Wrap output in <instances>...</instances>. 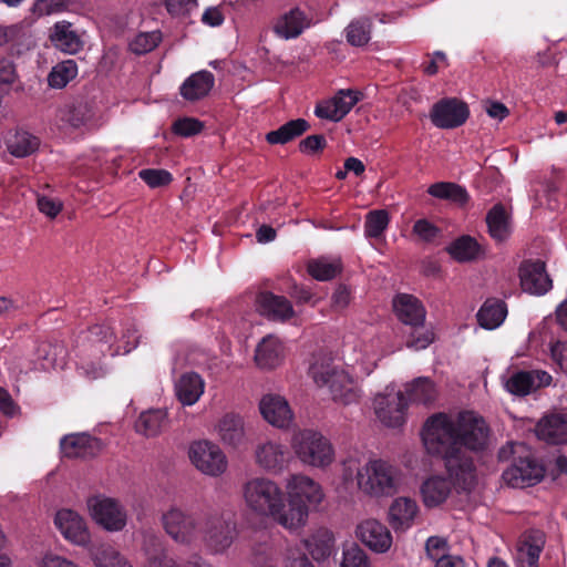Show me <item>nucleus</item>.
Masks as SVG:
<instances>
[{
	"label": "nucleus",
	"instance_id": "obj_38",
	"mask_svg": "<svg viewBox=\"0 0 567 567\" xmlns=\"http://www.w3.org/2000/svg\"><path fill=\"white\" fill-rule=\"evenodd\" d=\"M89 339L99 347L102 354L115 357L120 354L121 348L115 347L116 337L113 328L109 324H95L89 330Z\"/></svg>",
	"mask_w": 567,
	"mask_h": 567
},
{
	"label": "nucleus",
	"instance_id": "obj_48",
	"mask_svg": "<svg viewBox=\"0 0 567 567\" xmlns=\"http://www.w3.org/2000/svg\"><path fill=\"white\" fill-rule=\"evenodd\" d=\"M96 567H132L127 559L110 545H101L93 551Z\"/></svg>",
	"mask_w": 567,
	"mask_h": 567
},
{
	"label": "nucleus",
	"instance_id": "obj_46",
	"mask_svg": "<svg viewBox=\"0 0 567 567\" xmlns=\"http://www.w3.org/2000/svg\"><path fill=\"white\" fill-rule=\"evenodd\" d=\"M92 116V109L86 102H75L62 111L61 120L71 127L79 128L85 125Z\"/></svg>",
	"mask_w": 567,
	"mask_h": 567
},
{
	"label": "nucleus",
	"instance_id": "obj_3",
	"mask_svg": "<svg viewBox=\"0 0 567 567\" xmlns=\"http://www.w3.org/2000/svg\"><path fill=\"white\" fill-rule=\"evenodd\" d=\"M247 506L260 515H276L284 507V493L271 480L256 477L244 486Z\"/></svg>",
	"mask_w": 567,
	"mask_h": 567
},
{
	"label": "nucleus",
	"instance_id": "obj_29",
	"mask_svg": "<svg viewBox=\"0 0 567 567\" xmlns=\"http://www.w3.org/2000/svg\"><path fill=\"white\" fill-rule=\"evenodd\" d=\"M217 432L225 445L238 447L245 443L244 420L238 414H225L217 424Z\"/></svg>",
	"mask_w": 567,
	"mask_h": 567
},
{
	"label": "nucleus",
	"instance_id": "obj_19",
	"mask_svg": "<svg viewBox=\"0 0 567 567\" xmlns=\"http://www.w3.org/2000/svg\"><path fill=\"white\" fill-rule=\"evenodd\" d=\"M255 456L261 468L269 472H279L287 465L290 453L287 446L267 441L257 445Z\"/></svg>",
	"mask_w": 567,
	"mask_h": 567
},
{
	"label": "nucleus",
	"instance_id": "obj_22",
	"mask_svg": "<svg viewBox=\"0 0 567 567\" xmlns=\"http://www.w3.org/2000/svg\"><path fill=\"white\" fill-rule=\"evenodd\" d=\"M49 39L56 50L66 54H76L83 48V41L68 21L54 23L50 29Z\"/></svg>",
	"mask_w": 567,
	"mask_h": 567
},
{
	"label": "nucleus",
	"instance_id": "obj_5",
	"mask_svg": "<svg viewBox=\"0 0 567 567\" xmlns=\"http://www.w3.org/2000/svg\"><path fill=\"white\" fill-rule=\"evenodd\" d=\"M360 489L371 496L392 495L396 491V471L385 461L373 460L364 465Z\"/></svg>",
	"mask_w": 567,
	"mask_h": 567
},
{
	"label": "nucleus",
	"instance_id": "obj_47",
	"mask_svg": "<svg viewBox=\"0 0 567 567\" xmlns=\"http://www.w3.org/2000/svg\"><path fill=\"white\" fill-rule=\"evenodd\" d=\"M341 271L339 260H330L328 258H318L308 262V272L317 280L326 281L333 279Z\"/></svg>",
	"mask_w": 567,
	"mask_h": 567
},
{
	"label": "nucleus",
	"instance_id": "obj_39",
	"mask_svg": "<svg viewBox=\"0 0 567 567\" xmlns=\"http://www.w3.org/2000/svg\"><path fill=\"white\" fill-rule=\"evenodd\" d=\"M406 393L411 402L424 405L433 403L437 396L434 383L425 377L416 378L406 384Z\"/></svg>",
	"mask_w": 567,
	"mask_h": 567
},
{
	"label": "nucleus",
	"instance_id": "obj_51",
	"mask_svg": "<svg viewBox=\"0 0 567 567\" xmlns=\"http://www.w3.org/2000/svg\"><path fill=\"white\" fill-rule=\"evenodd\" d=\"M162 40L158 31L142 32L130 43L131 50L136 54H145L154 50Z\"/></svg>",
	"mask_w": 567,
	"mask_h": 567
},
{
	"label": "nucleus",
	"instance_id": "obj_4",
	"mask_svg": "<svg viewBox=\"0 0 567 567\" xmlns=\"http://www.w3.org/2000/svg\"><path fill=\"white\" fill-rule=\"evenodd\" d=\"M309 374L320 388H328L333 401L349 403L352 398L349 374L330 361L316 360L309 368Z\"/></svg>",
	"mask_w": 567,
	"mask_h": 567
},
{
	"label": "nucleus",
	"instance_id": "obj_56",
	"mask_svg": "<svg viewBox=\"0 0 567 567\" xmlns=\"http://www.w3.org/2000/svg\"><path fill=\"white\" fill-rule=\"evenodd\" d=\"M413 331L406 340V347L413 350H423L433 342V333L424 330L423 326L413 327Z\"/></svg>",
	"mask_w": 567,
	"mask_h": 567
},
{
	"label": "nucleus",
	"instance_id": "obj_14",
	"mask_svg": "<svg viewBox=\"0 0 567 567\" xmlns=\"http://www.w3.org/2000/svg\"><path fill=\"white\" fill-rule=\"evenodd\" d=\"M256 307L261 316L278 322H286L296 315L291 302L286 297L270 291H261L257 295Z\"/></svg>",
	"mask_w": 567,
	"mask_h": 567
},
{
	"label": "nucleus",
	"instance_id": "obj_62",
	"mask_svg": "<svg viewBox=\"0 0 567 567\" xmlns=\"http://www.w3.org/2000/svg\"><path fill=\"white\" fill-rule=\"evenodd\" d=\"M327 145V140L322 134H313L303 138L299 143V150L305 154H315L322 151Z\"/></svg>",
	"mask_w": 567,
	"mask_h": 567
},
{
	"label": "nucleus",
	"instance_id": "obj_1",
	"mask_svg": "<svg viewBox=\"0 0 567 567\" xmlns=\"http://www.w3.org/2000/svg\"><path fill=\"white\" fill-rule=\"evenodd\" d=\"M422 440L429 454L442 457L457 486L471 491L476 481L473 455L483 453L489 444L485 420L470 411L460 413L456 419L435 413L425 421Z\"/></svg>",
	"mask_w": 567,
	"mask_h": 567
},
{
	"label": "nucleus",
	"instance_id": "obj_50",
	"mask_svg": "<svg viewBox=\"0 0 567 567\" xmlns=\"http://www.w3.org/2000/svg\"><path fill=\"white\" fill-rule=\"evenodd\" d=\"M533 373L520 371L513 374L505 383L508 392L516 395H526L535 389L536 380H533Z\"/></svg>",
	"mask_w": 567,
	"mask_h": 567
},
{
	"label": "nucleus",
	"instance_id": "obj_63",
	"mask_svg": "<svg viewBox=\"0 0 567 567\" xmlns=\"http://www.w3.org/2000/svg\"><path fill=\"white\" fill-rule=\"evenodd\" d=\"M446 549L447 542L445 538L439 536H431L426 539L425 551L427 557L432 559L434 563L437 560V558L441 557L442 554H446Z\"/></svg>",
	"mask_w": 567,
	"mask_h": 567
},
{
	"label": "nucleus",
	"instance_id": "obj_26",
	"mask_svg": "<svg viewBox=\"0 0 567 567\" xmlns=\"http://www.w3.org/2000/svg\"><path fill=\"white\" fill-rule=\"evenodd\" d=\"M536 434L550 444L567 443V415L555 413L544 416L536 425Z\"/></svg>",
	"mask_w": 567,
	"mask_h": 567
},
{
	"label": "nucleus",
	"instance_id": "obj_25",
	"mask_svg": "<svg viewBox=\"0 0 567 567\" xmlns=\"http://www.w3.org/2000/svg\"><path fill=\"white\" fill-rule=\"evenodd\" d=\"M214 84V74L202 70L193 73L183 82L179 87V94L188 102H196L207 96Z\"/></svg>",
	"mask_w": 567,
	"mask_h": 567
},
{
	"label": "nucleus",
	"instance_id": "obj_55",
	"mask_svg": "<svg viewBox=\"0 0 567 567\" xmlns=\"http://www.w3.org/2000/svg\"><path fill=\"white\" fill-rule=\"evenodd\" d=\"M203 130V123L193 117H184L174 122L173 132L183 137L194 136Z\"/></svg>",
	"mask_w": 567,
	"mask_h": 567
},
{
	"label": "nucleus",
	"instance_id": "obj_61",
	"mask_svg": "<svg viewBox=\"0 0 567 567\" xmlns=\"http://www.w3.org/2000/svg\"><path fill=\"white\" fill-rule=\"evenodd\" d=\"M527 452V445L522 442H508L506 445L498 450L497 457L502 462L513 460L517 461V457Z\"/></svg>",
	"mask_w": 567,
	"mask_h": 567
},
{
	"label": "nucleus",
	"instance_id": "obj_60",
	"mask_svg": "<svg viewBox=\"0 0 567 567\" xmlns=\"http://www.w3.org/2000/svg\"><path fill=\"white\" fill-rule=\"evenodd\" d=\"M64 7V0H35L31 11L38 17H43L62 11Z\"/></svg>",
	"mask_w": 567,
	"mask_h": 567
},
{
	"label": "nucleus",
	"instance_id": "obj_54",
	"mask_svg": "<svg viewBox=\"0 0 567 567\" xmlns=\"http://www.w3.org/2000/svg\"><path fill=\"white\" fill-rule=\"evenodd\" d=\"M364 466L360 465L359 460L349 457L342 463V478L344 483L357 482V486L360 489V480L363 476Z\"/></svg>",
	"mask_w": 567,
	"mask_h": 567
},
{
	"label": "nucleus",
	"instance_id": "obj_20",
	"mask_svg": "<svg viewBox=\"0 0 567 567\" xmlns=\"http://www.w3.org/2000/svg\"><path fill=\"white\" fill-rule=\"evenodd\" d=\"M54 524L64 538L76 545H84L89 540V533L84 520L78 513L71 509L59 511L55 515Z\"/></svg>",
	"mask_w": 567,
	"mask_h": 567
},
{
	"label": "nucleus",
	"instance_id": "obj_11",
	"mask_svg": "<svg viewBox=\"0 0 567 567\" xmlns=\"http://www.w3.org/2000/svg\"><path fill=\"white\" fill-rule=\"evenodd\" d=\"M518 277L523 291L529 295L543 296L553 287L546 265L539 259L523 260L518 268Z\"/></svg>",
	"mask_w": 567,
	"mask_h": 567
},
{
	"label": "nucleus",
	"instance_id": "obj_42",
	"mask_svg": "<svg viewBox=\"0 0 567 567\" xmlns=\"http://www.w3.org/2000/svg\"><path fill=\"white\" fill-rule=\"evenodd\" d=\"M166 425V412L163 410H151L140 415L135 423L138 433L145 436H155Z\"/></svg>",
	"mask_w": 567,
	"mask_h": 567
},
{
	"label": "nucleus",
	"instance_id": "obj_40",
	"mask_svg": "<svg viewBox=\"0 0 567 567\" xmlns=\"http://www.w3.org/2000/svg\"><path fill=\"white\" fill-rule=\"evenodd\" d=\"M372 21L368 17L352 20L344 29L347 42L352 47H363L371 39Z\"/></svg>",
	"mask_w": 567,
	"mask_h": 567
},
{
	"label": "nucleus",
	"instance_id": "obj_33",
	"mask_svg": "<svg viewBox=\"0 0 567 567\" xmlns=\"http://www.w3.org/2000/svg\"><path fill=\"white\" fill-rule=\"evenodd\" d=\"M175 393L183 405H193L204 393V381L197 373H185L175 383Z\"/></svg>",
	"mask_w": 567,
	"mask_h": 567
},
{
	"label": "nucleus",
	"instance_id": "obj_44",
	"mask_svg": "<svg viewBox=\"0 0 567 567\" xmlns=\"http://www.w3.org/2000/svg\"><path fill=\"white\" fill-rule=\"evenodd\" d=\"M78 75L74 60H65L55 64L48 75V84L53 89H63Z\"/></svg>",
	"mask_w": 567,
	"mask_h": 567
},
{
	"label": "nucleus",
	"instance_id": "obj_31",
	"mask_svg": "<svg viewBox=\"0 0 567 567\" xmlns=\"http://www.w3.org/2000/svg\"><path fill=\"white\" fill-rule=\"evenodd\" d=\"M306 548L317 561H323L336 553V539L331 530L319 528L306 542Z\"/></svg>",
	"mask_w": 567,
	"mask_h": 567
},
{
	"label": "nucleus",
	"instance_id": "obj_23",
	"mask_svg": "<svg viewBox=\"0 0 567 567\" xmlns=\"http://www.w3.org/2000/svg\"><path fill=\"white\" fill-rule=\"evenodd\" d=\"M395 315L404 324L421 327L425 320V309L420 300L411 295L401 293L393 300Z\"/></svg>",
	"mask_w": 567,
	"mask_h": 567
},
{
	"label": "nucleus",
	"instance_id": "obj_37",
	"mask_svg": "<svg viewBox=\"0 0 567 567\" xmlns=\"http://www.w3.org/2000/svg\"><path fill=\"white\" fill-rule=\"evenodd\" d=\"M310 128L309 123L305 118L291 120L279 128L270 131L266 134V141L269 144H287L292 140L301 136Z\"/></svg>",
	"mask_w": 567,
	"mask_h": 567
},
{
	"label": "nucleus",
	"instance_id": "obj_18",
	"mask_svg": "<svg viewBox=\"0 0 567 567\" xmlns=\"http://www.w3.org/2000/svg\"><path fill=\"white\" fill-rule=\"evenodd\" d=\"M359 101V92L341 90L329 102L318 105L315 114L320 118L338 122L342 120Z\"/></svg>",
	"mask_w": 567,
	"mask_h": 567
},
{
	"label": "nucleus",
	"instance_id": "obj_59",
	"mask_svg": "<svg viewBox=\"0 0 567 567\" xmlns=\"http://www.w3.org/2000/svg\"><path fill=\"white\" fill-rule=\"evenodd\" d=\"M413 233L426 243H432L441 234V230L427 219H419L413 226Z\"/></svg>",
	"mask_w": 567,
	"mask_h": 567
},
{
	"label": "nucleus",
	"instance_id": "obj_12",
	"mask_svg": "<svg viewBox=\"0 0 567 567\" xmlns=\"http://www.w3.org/2000/svg\"><path fill=\"white\" fill-rule=\"evenodd\" d=\"M468 115L466 103L457 99H443L432 106L430 118L436 127L449 130L463 125Z\"/></svg>",
	"mask_w": 567,
	"mask_h": 567
},
{
	"label": "nucleus",
	"instance_id": "obj_16",
	"mask_svg": "<svg viewBox=\"0 0 567 567\" xmlns=\"http://www.w3.org/2000/svg\"><path fill=\"white\" fill-rule=\"evenodd\" d=\"M357 536L375 553H385L392 545L390 530L377 519H367L360 523L357 527Z\"/></svg>",
	"mask_w": 567,
	"mask_h": 567
},
{
	"label": "nucleus",
	"instance_id": "obj_32",
	"mask_svg": "<svg viewBox=\"0 0 567 567\" xmlns=\"http://www.w3.org/2000/svg\"><path fill=\"white\" fill-rule=\"evenodd\" d=\"M284 348L279 339L268 334L259 342L255 353L256 363L262 369L276 368L282 359Z\"/></svg>",
	"mask_w": 567,
	"mask_h": 567
},
{
	"label": "nucleus",
	"instance_id": "obj_45",
	"mask_svg": "<svg viewBox=\"0 0 567 567\" xmlns=\"http://www.w3.org/2000/svg\"><path fill=\"white\" fill-rule=\"evenodd\" d=\"M427 193L435 198L447 199L461 205L468 199L466 189L455 183L440 182L432 184Z\"/></svg>",
	"mask_w": 567,
	"mask_h": 567
},
{
	"label": "nucleus",
	"instance_id": "obj_57",
	"mask_svg": "<svg viewBox=\"0 0 567 567\" xmlns=\"http://www.w3.org/2000/svg\"><path fill=\"white\" fill-rule=\"evenodd\" d=\"M137 332L138 330L134 322H127L125 324L124 331L120 340L122 346H117L121 348L120 354H127L137 347L140 340V336L137 334Z\"/></svg>",
	"mask_w": 567,
	"mask_h": 567
},
{
	"label": "nucleus",
	"instance_id": "obj_8",
	"mask_svg": "<svg viewBox=\"0 0 567 567\" xmlns=\"http://www.w3.org/2000/svg\"><path fill=\"white\" fill-rule=\"evenodd\" d=\"M192 464L203 474L219 476L227 470V458L220 447L207 440L195 441L189 445Z\"/></svg>",
	"mask_w": 567,
	"mask_h": 567
},
{
	"label": "nucleus",
	"instance_id": "obj_35",
	"mask_svg": "<svg viewBox=\"0 0 567 567\" xmlns=\"http://www.w3.org/2000/svg\"><path fill=\"white\" fill-rule=\"evenodd\" d=\"M486 224L488 234L494 240L502 243L509 237L511 216L502 204H496L488 210Z\"/></svg>",
	"mask_w": 567,
	"mask_h": 567
},
{
	"label": "nucleus",
	"instance_id": "obj_36",
	"mask_svg": "<svg viewBox=\"0 0 567 567\" xmlns=\"http://www.w3.org/2000/svg\"><path fill=\"white\" fill-rule=\"evenodd\" d=\"M507 316V307L503 300L487 299L477 312L481 327L493 330L498 328Z\"/></svg>",
	"mask_w": 567,
	"mask_h": 567
},
{
	"label": "nucleus",
	"instance_id": "obj_10",
	"mask_svg": "<svg viewBox=\"0 0 567 567\" xmlns=\"http://www.w3.org/2000/svg\"><path fill=\"white\" fill-rule=\"evenodd\" d=\"M87 506L93 519L106 530L118 532L125 527L127 515L118 501L95 496L87 501Z\"/></svg>",
	"mask_w": 567,
	"mask_h": 567
},
{
	"label": "nucleus",
	"instance_id": "obj_53",
	"mask_svg": "<svg viewBox=\"0 0 567 567\" xmlns=\"http://www.w3.org/2000/svg\"><path fill=\"white\" fill-rule=\"evenodd\" d=\"M341 567H368V557L357 544H351L343 549Z\"/></svg>",
	"mask_w": 567,
	"mask_h": 567
},
{
	"label": "nucleus",
	"instance_id": "obj_21",
	"mask_svg": "<svg viewBox=\"0 0 567 567\" xmlns=\"http://www.w3.org/2000/svg\"><path fill=\"white\" fill-rule=\"evenodd\" d=\"M287 488L289 497L298 502H305L308 507H316L323 499L321 486L305 475H292L288 481Z\"/></svg>",
	"mask_w": 567,
	"mask_h": 567
},
{
	"label": "nucleus",
	"instance_id": "obj_49",
	"mask_svg": "<svg viewBox=\"0 0 567 567\" xmlns=\"http://www.w3.org/2000/svg\"><path fill=\"white\" fill-rule=\"evenodd\" d=\"M389 225V214L383 210L368 213L364 223V233L369 238H379Z\"/></svg>",
	"mask_w": 567,
	"mask_h": 567
},
{
	"label": "nucleus",
	"instance_id": "obj_6",
	"mask_svg": "<svg viewBox=\"0 0 567 567\" xmlns=\"http://www.w3.org/2000/svg\"><path fill=\"white\" fill-rule=\"evenodd\" d=\"M295 451L302 463L315 467H326L334 458V451L329 440L313 431H305L300 434Z\"/></svg>",
	"mask_w": 567,
	"mask_h": 567
},
{
	"label": "nucleus",
	"instance_id": "obj_52",
	"mask_svg": "<svg viewBox=\"0 0 567 567\" xmlns=\"http://www.w3.org/2000/svg\"><path fill=\"white\" fill-rule=\"evenodd\" d=\"M138 176L151 188L167 186L173 181L172 174L166 169L145 168L138 172Z\"/></svg>",
	"mask_w": 567,
	"mask_h": 567
},
{
	"label": "nucleus",
	"instance_id": "obj_9",
	"mask_svg": "<svg viewBox=\"0 0 567 567\" xmlns=\"http://www.w3.org/2000/svg\"><path fill=\"white\" fill-rule=\"evenodd\" d=\"M545 470L543 465L533 456L527 447V452L517 457V461L503 472V480L507 485L515 488L532 486L540 482Z\"/></svg>",
	"mask_w": 567,
	"mask_h": 567
},
{
	"label": "nucleus",
	"instance_id": "obj_7",
	"mask_svg": "<svg viewBox=\"0 0 567 567\" xmlns=\"http://www.w3.org/2000/svg\"><path fill=\"white\" fill-rule=\"evenodd\" d=\"M162 524L166 534L182 545L193 544L200 535L202 519L176 506L162 515Z\"/></svg>",
	"mask_w": 567,
	"mask_h": 567
},
{
	"label": "nucleus",
	"instance_id": "obj_17",
	"mask_svg": "<svg viewBox=\"0 0 567 567\" xmlns=\"http://www.w3.org/2000/svg\"><path fill=\"white\" fill-rule=\"evenodd\" d=\"M264 419L271 425L285 429L292 422V412L287 400L277 394L264 395L259 403Z\"/></svg>",
	"mask_w": 567,
	"mask_h": 567
},
{
	"label": "nucleus",
	"instance_id": "obj_30",
	"mask_svg": "<svg viewBox=\"0 0 567 567\" xmlns=\"http://www.w3.org/2000/svg\"><path fill=\"white\" fill-rule=\"evenodd\" d=\"M309 25L310 19L299 8H293L276 22L274 31L288 40L299 37Z\"/></svg>",
	"mask_w": 567,
	"mask_h": 567
},
{
	"label": "nucleus",
	"instance_id": "obj_27",
	"mask_svg": "<svg viewBox=\"0 0 567 567\" xmlns=\"http://www.w3.org/2000/svg\"><path fill=\"white\" fill-rule=\"evenodd\" d=\"M417 513L416 503L408 497H399L389 508V522L395 532H404L412 526Z\"/></svg>",
	"mask_w": 567,
	"mask_h": 567
},
{
	"label": "nucleus",
	"instance_id": "obj_2",
	"mask_svg": "<svg viewBox=\"0 0 567 567\" xmlns=\"http://www.w3.org/2000/svg\"><path fill=\"white\" fill-rule=\"evenodd\" d=\"M200 534L205 545L215 554L228 549L237 537V523L228 511H210L203 515Z\"/></svg>",
	"mask_w": 567,
	"mask_h": 567
},
{
	"label": "nucleus",
	"instance_id": "obj_28",
	"mask_svg": "<svg viewBox=\"0 0 567 567\" xmlns=\"http://www.w3.org/2000/svg\"><path fill=\"white\" fill-rule=\"evenodd\" d=\"M452 492V482L444 476L434 475L425 480L421 486V495L426 507L443 504Z\"/></svg>",
	"mask_w": 567,
	"mask_h": 567
},
{
	"label": "nucleus",
	"instance_id": "obj_13",
	"mask_svg": "<svg viewBox=\"0 0 567 567\" xmlns=\"http://www.w3.org/2000/svg\"><path fill=\"white\" fill-rule=\"evenodd\" d=\"M406 400L404 394L394 389L383 394H378L374 399V412L377 417L386 426L395 427L403 423Z\"/></svg>",
	"mask_w": 567,
	"mask_h": 567
},
{
	"label": "nucleus",
	"instance_id": "obj_24",
	"mask_svg": "<svg viewBox=\"0 0 567 567\" xmlns=\"http://www.w3.org/2000/svg\"><path fill=\"white\" fill-rule=\"evenodd\" d=\"M545 542V534L542 530H529L518 546L516 560L519 567H538L539 556L544 549Z\"/></svg>",
	"mask_w": 567,
	"mask_h": 567
},
{
	"label": "nucleus",
	"instance_id": "obj_41",
	"mask_svg": "<svg viewBox=\"0 0 567 567\" xmlns=\"http://www.w3.org/2000/svg\"><path fill=\"white\" fill-rule=\"evenodd\" d=\"M7 147L13 156L25 157L38 150L39 140L25 131H17L7 140Z\"/></svg>",
	"mask_w": 567,
	"mask_h": 567
},
{
	"label": "nucleus",
	"instance_id": "obj_34",
	"mask_svg": "<svg viewBox=\"0 0 567 567\" xmlns=\"http://www.w3.org/2000/svg\"><path fill=\"white\" fill-rule=\"evenodd\" d=\"M309 508L305 502H298L289 497L288 508L284 506L276 515L271 516L285 528L297 529L306 524Z\"/></svg>",
	"mask_w": 567,
	"mask_h": 567
},
{
	"label": "nucleus",
	"instance_id": "obj_43",
	"mask_svg": "<svg viewBox=\"0 0 567 567\" xmlns=\"http://www.w3.org/2000/svg\"><path fill=\"white\" fill-rule=\"evenodd\" d=\"M449 254L460 262L472 261L480 255V246L471 236H462L447 247Z\"/></svg>",
	"mask_w": 567,
	"mask_h": 567
},
{
	"label": "nucleus",
	"instance_id": "obj_15",
	"mask_svg": "<svg viewBox=\"0 0 567 567\" xmlns=\"http://www.w3.org/2000/svg\"><path fill=\"white\" fill-rule=\"evenodd\" d=\"M101 441L87 433L66 434L60 440V450L64 457H92L101 450Z\"/></svg>",
	"mask_w": 567,
	"mask_h": 567
},
{
	"label": "nucleus",
	"instance_id": "obj_58",
	"mask_svg": "<svg viewBox=\"0 0 567 567\" xmlns=\"http://www.w3.org/2000/svg\"><path fill=\"white\" fill-rule=\"evenodd\" d=\"M58 352H62V347L43 342L38 348V358L43 361L42 368L50 369L56 365Z\"/></svg>",
	"mask_w": 567,
	"mask_h": 567
},
{
	"label": "nucleus",
	"instance_id": "obj_64",
	"mask_svg": "<svg viewBox=\"0 0 567 567\" xmlns=\"http://www.w3.org/2000/svg\"><path fill=\"white\" fill-rule=\"evenodd\" d=\"M550 353L554 362L559 369L567 373V341H556L550 347Z\"/></svg>",
	"mask_w": 567,
	"mask_h": 567
}]
</instances>
